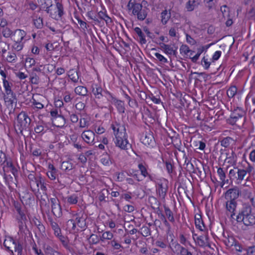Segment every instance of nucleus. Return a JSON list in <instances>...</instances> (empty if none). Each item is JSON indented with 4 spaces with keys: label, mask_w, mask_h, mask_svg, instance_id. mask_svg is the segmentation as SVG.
I'll list each match as a JSON object with an SVG mask.
<instances>
[{
    "label": "nucleus",
    "mask_w": 255,
    "mask_h": 255,
    "mask_svg": "<svg viewBox=\"0 0 255 255\" xmlns=\"http://www.w3.org/2000/svg\"><path fill=\"white\" fill-rule=\"evenodd\" d=\"M111 128L116 136L115 143L117 146L124 150L128 149V147L131 146L127 139V134L124 125L115 122L111 125Z\"/></svg>",
    "instance_id": "obj_1"
},
{
    "label": "nucleus",
    "mask_w": 255,
    "mask_h": 255,
    "mask_svg": "<svg viewBox=\"0 0 255 255\" xmlns=\"http://www.w3.org/2000/svg\"><path fill=\"white\" fill-rule=\"evenodd\" d=\"M27 178L30 188L33 193L38 192L40 187L43 191H47L45 180L40 174L36 175L34 172H31L28 175Z\"/></svg>",
    "instance_id": "obj_2"
},
{
    "label": "nucleus",
    "mask_w": 255,
    "mask_h": 255,
    "mask_svg": "<svg viewBox=\"0 0 255 255\" xmlns=\"http://www.w3.org/2000/svg\"><path fill=\"white\" fill-rule=\"evenodd\" d=\"M13 205L16 212L15 219L19 230L22 232L24 228L26 227V222L27 220L25 214V207L22 202L18 201H13Z\"/></svg>",
    "instance_id": "obj_3"
},
{
    "label": "nucleus",
    "mask_w": 255,
    "mask_h": 255,
    "mask_svg": "<svg viewBox=\"0 0 255 255\" xmlns=\"http://www.w3.org/2000/svg\"><path fill=\"white\" fill-rule=\"evenodd\" d=\"M252 208L250 206L245 205L236 216L238 223L243 222L246 226H252L255 224V216L251 214Z\"/></svg>",
    "instance_id": "obj_4"
},
{
    "label": "nucleus",
    "mask_w": 255,
    "mask_h": 255,
    "mask_svg": "<svg viewBox=\"0 0 255 255\" xmlns=\"http://www.w3.org/2000/svg\"><path fill=\"white\" fill-rule=\"evenodd\" d=\"M31 119L25 112H21L17 116L16 122L14 124V129L18 134H23V131L29 128Z\"/></svg>",
    "instance_id": "obj_5"
},
{
    "label": "nucleus",
    "mask_w": 255,
    "mask_h": 255,
    "mask_svg": "<svg viewBox=\"0 0 255 255\" xmlns=\"http://www.w3.org/2000/svg\"><path fill=\"white\" fill-rule=\"evenodd\" d=\"M87 216L83 213L80 212L73 215V219L67 222L68 226H71L73 231L84 230L86 229Z\"/></svg>",
    "instance_id": "obj_6"
},
{
    "label": "nucleus",
    "mask_w": 255,
    "mask_h": 255,
    "mask_svg": "<svg viewBox=\"0 0 255 255\" xmlns=\"http://www.w3.org/2000/svg\"><path fill=\"white\" fill-rule=\"evenodd\" d=\"M245 112L242 108L237 107L231 113L227 122L232 125L240 126L245 122Z\"/></svg>",
    "instance_id": "obj_7"
},
{
    "label": "nucleus",
    "mask_w": 255,
    "mask_h": 255,
    "mask_svg": "<svg viewBox=\"0 0 255 255\" xmlns=\"http://www.w3.org/2000/svg\"><path fill=\"white\" fill-rule=\"evenodd\" d=\"M156 191L158 196L164 199L167 194L168 189V181L163 178L156 183Z\"/></svg>",
    "instance_id": "obj_8"
},
{
    "label": "nucleus",
    "mask_w": 255,
    "mask_h": 255,
    "mask_svg": "<svg viewBox=\"0 0 255 255\" xmlns=\"http://www.w3.org/2000/svg\"><path fill=\"white\" fill-rule=\"evenodd\" d=\"M133 10L132 13L136 16L138 20L143 21L145 19L148 13V8L146 7H143L142 5L139 3L134 4L133 5Z\"/></svg>",
    "instance_id": "obj_9"
},
{
    "label": "nucleus",
    "mask_w": 255,
    "mask_h": 255,
    "mask_svg": "<svg viewBox=\"0 0 255 255\" xmlns=\"http://www.w3.org/2000/svg\"><path fill=\"white\" fill-rule=\"evenodd\" d=\"M247 164V166H245V168H237V181L238 183L242 181L248 174L250 175L254 169V167L250 164L248 163Z\"/></svg>",
    "instance_id": "obj_10"
},
{
    "label": "nucleus",
    "mask_w": 255,
    "mask_h": 255,
    "mask_svg": "<svg viewBox=\"0 0 255 255\" xmlns=\"http://www.w3.org/2000/svg\"><path fill=\"white\" fill-rule=\"evenodd\" d=\"M64 13V7L62 3L59 1H56L55 11L54 12L51 11V14H49L53 18L58 20L62 19Z\"/></svg>",
    "instance_id": "obj_11"
},
{
    "label": "nucleus",
    "mask_w": 255,
    "mask_h": 255,
    "mask_svg": "<svg viewBox=\"0 0 255 255\" xmlns=\"http://www.w3.org/2000/svg\"><path fill=\"white\" fill-rule=\"evenodd\" d=\"M3 173L7 172H11L14 177H17L18 176V170L17 168L13 165L10 159H8L5 164H3L2 167Z\"/></svg>",
    "instance_id": "obj_12"
},
{
    "label": "nucleus",
    "mask_w": 255,
    "mask_h": 255,
    "mask_svg": "<svg viewBox=\"0 0 255 255\" xmlns=\"http://www.w3.org/2000/svg\"><path fill=\"white\" fill-rule=\"evenodd\" d=\"M222 241L228 248L233 247L236 241L232 235L228 232L225 231L222 234Z\"/></svg>",
    "instance_id": "obj_13"
},
{
    "label": "nucleus",
    "mask_w": 255,
    "mask_h": 255,
    "mask_svg": "<svg viewBox=\"0 0 255 255\" xmlns=\"http://www.w3.org/2000/svg\"><path fill=\"white\" fill-rule=\"evenodd\" d=\"M3 178L5 184L8 186L10 192L13 191L15 188L17 187L16 177L13 178L11 175H7L6 173H3Z\"/></svg>",
    "instance_id": "obj_14"
},
{
    "label": "nucleus",
    "mask_w": 255,
    "mask_h": 255,
    "mask_svg": "<svg viewBox=\"0 0 255 255\" xmlns=\"http://www.w3.org/2000/svg\"><path fill=\"white\" fill-rule=\"evenodd\" d=\"M240 194V191L238 187H235L233 188L228 190L225 194V198L226 200H234L236 201V199L239 197Z\"/></svg>",
    "instance_id": "obj_15"
},
{
    "label": "nucleus",
    "mask_w": 255,
    "mask_h": 255,
    "mask_svg": "<svg viewBox=\"0 0 255 255\" xmlns=\"http://www.w3.org/2000/svg\"><path fill=\"white\" fill-rule=\"evenodd\" d=\"M107 90H104L100 85L98 84H93L92 86V92L95 96V99L100 100L105 95Z\"/></svg>",
    "instance_id": "obj_16"
},
{
    "label": "nucleus",
    "mask_w": 255,
    "mask_h": 255,
    "mask_svg": "<svg viewBox=\"0 0 255 255\" xmlns=\"http://www.w3.org/2000/svg\"><path fill=\"white\" fill-rule=\"evenodd\" d=\"M40 9L45 10L47 13L51 14V7L53 5L52 0H37Z\"/></svg>",
    "instance_id": "obj_17"
},
{
    "label": "nucleus",
    "mask_w": 255,
    "mask_h": 255,
    "mask_svg": "<svg viewBox=\"0 0 255 255\" xmlns=\"http://www.w3.org/2000/svg\"><path fill=\"white\" fill-rule=\"evenodd\" d=\"M23 249V242L22 240L16 239L12 250L17 253V255H25Z\"/></svg>",
    "instance_id": "obj_18"
},
{
    "label": "nucleus",
    "mask_w": 255,
    "mask_h": 255,
    "mask_svg": "<svg viewBox=\"0 0 255 255\" xmlns=\"http://www.w3.org/2000/svg\"><path fill=\"white\" fill-rule=\"evenodd\" d=\"M81 136L86 142L91 144L94 140L95 133L92 130H88L83 132Z\"/></svg>",
    "instance_id": "obj_19"
},
{
    "label": "nucleus",
    "mask_w": 255,
    "mask_h": 255,
    "mask_svg": "<svg viewBox=\"0 0 255 255\" xmlns=\"http://www.w3.org/2000/svg\"><path fill=\"white\" fill-rule=\"evenodd\" d=\"M26 33L25 31L20 29H17L14 30L13 32L12 39L14 42H21Z\"/></svg>",
    "instance_id": "obj_20"
},
{
    "label": "nucleus",
    "mask_w": 255,
    "mask_h": 255,
    "mask_svg": "<svg viewBox=\"0 0 255 255\" xmlns=\"http://www.w3.org/2000/svg\"><path fill=\"white\" fill-rule=\"evenodd\" d=\"M237 202L234 200H226V208L228 211L231 213V217L233 218V216L235 215V211L237 207Z\"/></svg>",
    "instance_id": "obj_21"
},
{
    "label": "nucleus",
    "mask_w": 255,
    "mask_h": 255,
    "mask_svg": "<svg viewBox=\"0 0 255 255\" xmlns=\"http://www.w3.org/2000/svg\"><path fill=\"white\" fill-rule=\"evenodd\" d=\"M208 236L206 234L201 235L197 237L196 242L197 244L202 247H210V245L208 242Z\"/></svg>",
    "instance_id": "obj_22"
},
{
    "label": "nucleus",
    "mask_w": 255,
    "mask_h": 255,
    "mask_svg": "<svg viewBox=\"0 0 255 255\" xmlns=\"http://www.w3.org/2000/svg\"><path fill=\"white\" fill-rule=\"evenodd\" d=\"M16 239L12 237H8L4 240L3 245L6 249V250L11 253V255H13V251L12 250Z\"/></svg>",
    "instance_id": "obj_23"
},
{
    "label": "nucleus",
    "mask_w": 255,
    "mask_h": 255,
    "mask_svg": "<svg viewBox=\"0 0 255 255\" xmlns=\"http://www.w3.org/2000/svg\"><path fill=\"white\" fill-rule=\"evenodd\" d=\"M217 174L221 182V187H223L226 183H228L229 180L228 179L226 180V173L222 168L219 167L218 168Z\"/></svg>",
    "instance_id": "obj_24"
},
{
    "label": "nucleus",
    "mask_w": 255,
    "mask_h": 255,
    "mask_svg": "<svg viewBox=\"0 0 255 255\" xmlns=\"http://www.w3.org/2000/svg\"><path fill=\"white\" fill-rule=\"evenodd\" d=\"M172 143H173L174 146L175 147V148H176L177 149H178V151L184 153V157H185V163H186L187 160V157L186 156L185 152L184 150V148H182L181 146L182 144H181V140L179 139V138H175V139H174L172 140Z\"/></svg>",
    "instance_id": "obj_25"
},
{
    "label": "nucleus",
    "mask_w": 255,
    "mask_h": 255,
    "mask_svg": "<svg viewBox=\"0 0 255 255\" xmlns=\"http://www.w3.org/2000/svg\"><path fill=\"white\" fill-rule=\"evenodd\" d=\"M67 176L62 173H59L58 174V176L56 178V180L57 181L55 182V183H58L60 186L64 187L66 186L67 184L66 179H67Z\"/></svg>",
    "instance_id": "obj_26"
},
{
    "label": "nucleus",
    "mask_w": 255,
    "mask_h": 255,
    "mask_svg": "<svg viewBox=\"0 0 255 255\" xmlns=\"http://www.w3.org/2000/svg\"><path fill=\"white\" fill-rule=\"evenodd\" d=\"M134 30L139 37V42L141 44H144L146 43L145 36L139 27L134 28Z\"/></svg>",
    "instance_id": "obj_27"
},
{
    "label": "nucleus",
    "mask_w": 255,
    "mask_h": 255,
    "mask_svg": "<svg viewBox=\"0 0 255 255\" xmlns=\"http://www.w3.org/2000/svg\"><path fill=\"white\" fill-rule=\"evenodd\" d=\"M142 143L145 145L151 144L154 142V137L150 133H145L142 138Z\"/></svg>",
    "instance_id": "obj_28"
},
{
    "label": "nucleus",
    "mask_w": 255,
    "mask_h": 255,
    "mask_svg": "<svg viewBox=\"0 0 255 255\" xmlns=\"http://www.w3.org/2000/svg\"><path fill=\"white\" fill-rule=\"evenodd\" d=\"M233 246L234 247V250L238 253V255H245L246 247L243 246L238 241H236Z\"/></svg>",
    "instance_id": "obj_29"
},
{
    "label": "nucleus",
    "mask_w": 255,
    "mask_h": 255,
    "mask_svg": "<svg viewBox=\"0 0 255 255\" xmlns=\"http://www.w3.org/2000/svg\"><path fill=\"white\" fill-rule=\"evenodd\" d=\"M75 93L78 95L82 96H87L88 95V91L86 87L83 86H79L76 87L74 90Z\"/></svg>",
    "instance_id": "obj_30"
},
{
    "label": "nucleus",
    "mask_w": 255,
    "mask_h": 255,
    "mask_svg": "<svg viewBox=\"0 0 255 255\" xmlns=\"http://www.w3.org/2000/svg\"><path fill=\"white\" fill-rule=\"evenodd\" d=\"M149 201L152 209L157 210V212L158 211H160V212H161V210L159 208L160 203L156 198L154 197H150L149 198Z\"/></svg>",
    "instance_id": "obj_31"
},
{
    "label": "nucleus",
    "mask_w": 255,
    "mask_h": 255,
    "mask_svg": "<svg viewBox=\"0 0 255 255\" xmlns=\"http://www.w3.org/2000/svg\"><path fill=\"white\" fill-rule=\"evenodd\" d=\"M53 123H54V125L57 127L62 128L66 124V120L63 116L58 117V118L53 120Z\"/></svg>",
    "instance_id": "obj_32"
},
{
    "label": "nucleus",
    "mask_w": 255,
    "mask_h": 255,
    "mask_svg": "<svg viewBox=\"0 0 255 255\" xmlns=\"http://www.w3.org/2000/svg\"><path fill=\"white\" fill-rule=\"evenodd\" d=\"M117 108L119 113L123 114L125 112V107L124 102L121 100L116 99V100L113 103Z\"/></svg>",
    "instance_id": "obj_33"
},
{
    "label": "nucleus",
    "mask_w": 255,
    "mask_h": 255,
    "mask_svg": "<svg viewBox=\"0 0 255 255\" xmlns=\"http://www.w3.org/2000/svg\"><path fill=\"white\" fill-rule=\"evenodd\" d=\"M198 5V0H189L186 3L185 8L187 11H192Z\"/></svg>",
    "instance_id": "obj_34"
},
{
    "label": "nucleus",
    "mask_w": 255,
    "mask_h": 255,
    "mask_svg": "<svg viewBox=\"0 0 255 255\" xmlns=\"http://www.w3.org/2000/svg\"><path fill=\"white\" fill-rule=\"evenodd\" d=\"M51 210L53 215L57 218H59L62 215V208L60 203L52 207Z\"/></svg>",
    "instance_id": "obj_35"
},
{
    "label": "nucleus",
    "mask_w": 255,
    "mask_h": 255,
    "mask_svg": "<svg viewBox=\"0 0 255 255\" xmlns=\"http://www.w3.org/2000/svg\"><path fill=\"white\" fill-rule=\"evenodd\" d=\"M226 160L227 162L232 165L236 164L237 162V156L235 153L232 151L231 153H227Z\"/></svg>",
    "instance_id": "obj_36"
},
{
    "label": "nucleus",
    "mask_w": 255,
    "mask_h": 255,
    "mask_svg": "<svg viewBox=\"0 0 255 255\" xmlns=\"http://www.w3.org/2000/svg\"><path fill=\"white\" fill-rule=\"evenodd\" d=\"M33 224L37 228L40 234L43 235L45 233V228L44 225L37 218L33 219Z\"/></svg>",
    "instance_id": "obj_37"
},
{
    "label": "nucleus",
    "mask_w": 255,
    "mask_h": 255,
    "mask_svg": "<svg viewBox=\"0 0 255 255\" xmlns=\"http://www.w3.org/2000/svg\"><path fill=\"white\" fill-rule=\"evenodd\" d=\"M61 168L65 171H69L73 168V164L69 161H65L62 162Z\"/></svg>",
    "instance_id": "obj_38"
},
{
    "label": "nucleus",
    "mask_w": 255,
    "mask_h": 255,
    "mask_svg": "<svg viewBox=\"0 0 255 255\" xmlns=\"http://www.w3.org/2000/svg\"><path fill=\"white\" fill-rule=\"evenodd\" d=\"M164 208L165 215L169 220V221L171 223H174L175 219L173 216V214L172 211L168 207H166V206H164Z\"/></svg>",
    "instance_id": "obj_39"
},
{
    "label": "nucleus",
    "mask_w": 255,
    "mask_h": 255,
    "mask_svg": "<svg viewBox=\"0 0 255 255\" xmlns=\"http://www.w3.org/2000/svg\"><path fill=\"white\" fill-rule=\"evenodd\" d=\"M68 76L74 83H77L79 78L78 72L74 70H71L69 71Z\"/></svg>",
    "instance_id": "obj_40"
},
{
    "label": "nucleus",
    "mask_w": 255,
    "mask_h": 255,
    "mask_svg": "<svg viewBox=\"0 0 255 255\" xmlns=\"http://www.w3.org/2000/svg\"><path fill=\"white\" fill-rule=\"evenodd\" d=\"M50 222V226L52 230L54 231L55 236L58 235L61 232V229L59 225L56 222L53 221L52 220H51Z\"/></svg>",
    "instance_id": "obj_41"
},
{
    "label": "nucleus",
    "mask_w": 255,
    "mask_h": 255,
    "mask_svg": "<svg viewBox=\"0 0 255 255\" xmlns=\"http://www.w3.org/2000/svg\"><path fill=\"white\" fill-rule=\"evenodd\" d=\"M98 16L100 19L104 20L107 24L112 22L111 18L105 12L102 11L98 12Z\"/></svg>",
    "instance_id": "obj_42"
},
{
    "label": "nucleus",
    "mask_w": 255,
    "mask_h": 255,
    "mask_svg": "<svg viewBox=\"0 0 255 255\" xmlns=\"http://www.w3.org/2000/svg\"><path fill=\"white\" fill-rule=\"evenodd\" d=\"M171 16L170 13H168L167 10H163L161 13V22L163 24H165L169 19Z\"/></svg>",
    "instance_id": "obj_43"
},
{
    "label": "nucleus",
    "mask_w": 255,
    "mask_h": 255,
    "mask_svg": "<svg viewBox=\"0 0 255 255\" xmlns=\"http://www.w3.org/2000/svg\"><path fill=\"white\" fill-rule=\"evenodd\" d=\"M173 248H172V250L174 252H180V254L183 253L184 250H186L187 249L185 248L182 247L178 243L175 242L174 243H172V244Z\"/></svg>",
    "instance_id": "obj_44"
},
{
    "label": "nucleus",
    "mask_w": 255,
    "mask_h": 255,
    "mask_svg": "<svg viewBox=\"0 0 255 255\" xmlns=\"http://www.w3.org/2000/svg\"><path fill=\"white\" fill-rule=\"evenodd\" d=\"M233 141L234 140L232 137L228 136L224 138L221 141V144L222 146H224L225 147H228Z\"/></svg>",
    "instance_id": "obj_45"
},
{
    "label": "nucleus",
    "mask_w": 255,
    "mask_h": 255,
    "mask_svg": "<svg viewBox=\"0 0 255 255\" xmlns=\"http://www.w3.org/2000/svg\"><path fill=\"white\" fill-rule=\"evenodd\" d=\"M4 100L5 102H9L11 104L16 103L17 102V99L14 93H13V95H6L4 96Z\"/></svg>",
    "instance_id": "obj_46"
},
{
    "label": "nucleus",
    "mask_w": 255,
    "mask_h": 255,
    "mask_svg": "<svg viewBox=\"0 0 255 255\" xmlns=\"http://www.w3.org/2000/svg\"><path fill=\"white\" fill-rule=\"evenodd\" d=\"M205 50V47L204 46H202L201 48H198L197 52L196 54L192 57H190L191 61L193 63H196L197 60H198L200 55Z\"/></svg>",
    "instance_id": "obj_47"
},
{
    "label": "nucleus",
    "mask_w": 255,
    "mask_h": 255,
    "mask_svg": "<svg viewBox=\"0 0 255 255\" xmlns=\"http://www.w3.org/2000/svg\"><path fill=\"white\" fill-rule=\"evenodd\" d=\"M46 255H61V254L54 250L50 246H47L45 249Z\"/></svg>",
    "instance_id": "obj_48"
},
{
    "label": "nucleus",
    "mask_w": 255,
    "mask_h": 255,
    "mask_svg": "<svg viewBox=\"0 0 255 255\" xmlns=\"http://www.w3.org/2000/svg\"><path fill=\"white\" fill-rule=\"evenodd\" d=\"M31 103L34 107L33 109L41 110L44 108V105L41 102H38L33 97L32 98Z\"/></svg>",
    "instance_id": "obj_49"
},
{
    "label": "nucleus",
    "mask_w": 255,
    "mask_h": 255,
    "mask_svg": "<svg viewBox=\"0 0 255 255\" xmlns=\"http://www.w3.org/2000/svg\"><path fill=\"white\" fill-rule=\"evenodd\" d=\"M237 92V88L236 86H233L230 87V88L227 91V94L229 98H233L236 94Z\"/></svg>",
    "instance_id": "obj_50"
},
{
    "label": "nucleus",
    "mask_w": 255,
    "mask_h": 255,
    "mask_svg": "<svg viewBox=\"0 0 255 255\" xmlns=\"http://www.w3.org/2000/svg\"><path fill=\"white\" fill-rule=\"evenodd\" d=\"M67 203L69 204H76L78 202V197L75 194L68 196L67 198Z\"/></svg>",
    "instance_id": "obj_51"
},
{
    "label": "nucleus",
    "mask_w": 255,
    "mask_h": 255,
    "mask_svg": "<svg viewBox=\"0 0 255 255\" xmlns=\"http://www.w3.org/2000/svg\"><path fill=\"white\" fill-rule=\"evenodd\" d=\"M140 233L143 237H148L151 235L150 229L149 227H148L147 226H143L140 229Z\"/></svg>",
    "instance_id": "obj_52"
},
{
    "label": "nucleus",
    "mask_w": 255,
    "mask_h": 255,
    "mask_svg": "<svg viewBox=\"0 0 255 255\" xmlns=\"http://www.w3.org/2000/svg\"><path fill=\"white\" fill-rule=\"evenodd\" d=\"M244 195L246 198L249 199L250 201L252 197L255 195V192L252 190L245 189L244 190Z\"/></svg>",
    "instance_id": "obj_53"
},
{
    "label": "nucleus",
    "mask_w": 255,
    "mask_h": 255,
    "mask_svg": "<svg viewBox=\"0 0 255 255\" xmlns=\"http://www.w3.org/2000/svg\"><path fill=\"white\" fill-rule=\"evenodd\" d=\"M13 31L8 27H5L2 30V35L5 38H8L12 36Z\"/></svg>",
    "instance_id": "obj_54"
},
{
    "label": "nucleus",
    "mask_w": 255,
    "mask_h": 255,
    "mask_svg": "<svg viewBox=\"0 0 255 255\" xmlns=\"http://www.w3.org/2000/svg\"><path fill=\"white\" fill-rule=\"evenodd\" d=\"M196 227L199 229L201 231H203L206 229V227L204 225L202 219L198 220L195 221Z\"/></svg>",
    "instance_id": "obj_55"
},
{
    "label": "nucleus",
    "mask_w": 255,
    "mask_h": 255,
    "mask_svg": "<svg viewBox=\"0 0 255 255\" xmlns=\"http://www.w3.org/2000/svg\"><path fill=\"white\" fill-rule=\"evenodd\" d=\"M104 97L106 98L108 101L110 102L112 104H113L117 99V98L115 97L112 93L108 91H106Z\"/></svg>",
    "instance_id": "obj_56"
},
{
    "label": "nucleus",
    "mask_w": 255,
    "mask_h": 255,
    "mask_svg": "<svg viewBox=\"0 0 255 255\" xmlns=\"http://www.w3.org/2000/svg\"><path fill=\"white\" fill-rule=\"evenodd\" d=\"M60 111V110L59 109H53L51 110L50 113V115L52 117V120H54L55 119L58 118V117H60L62 116L61 114H59V112Z\"/></svg>",
    "instance_id": "obj_57"
},
{
    "label": "nucleus",
    "mask_w": 255,
    "mask_h": 255,
    "mask_svg": "<svg viewBox=\"0 0 255 255\" xmlns=\"http://www.w3.org/2000/svg\"><path fill=\"white\" fill-rule=\"evenodd\" d=\"M113 237V234L110 231H107L103 233L101 240L104 241L105 240H111Z\"/></svg>",
    "instance_id": "obj_58"
},
{
    "label": "nucleus",
    "mask_w": 255,
    "mask_h": 255,
    "mask_svg": "<svg viewBox=\"0 0 255 255\" xmlns=\"http://www.w3.org/2000/svg\"><path fill=\"white\" fill-rule=\"evenodd\" d=\"M17 58L16 55L15 53H8V55L6 58V61L8 62H15Z\"/></svg>",
    "instance_id": "obj_59"
},
{
    "label": "nucleus",
    "mask_w": 255,
    "mask_h": 255,
    "mask_svg": "<svg viewBox=\"0 0 255 255\" xmlns=\"http://www.w3.org/2000/svg\"><path fill=\"white\" fill-rule=\"evenodd\" d=\"M138 167L140 171L141 174L144 177H147L148 175V173L147 171L146 168L142 164L140 163L138 165Z\"/></svg>",
    "instance_id": "obj_60"
},
{
    "label": "nucleus",
    "mask_w": 255,
    "mask_h": 255,
    "mask_svg": "<svg viewBox=\"0 0 255 255\" xmlns=\"http://www.w3.org/2000/svg\"><path fill=\"white\" fill-rule=\"evenodd\" d=\"M39 77L36 74L32 73L30 77V82L33 84L37 85L39 82Z\"/></svg>",
    "instance_id": "obj_61"
},
{
    "label": "nucleus",
    "mask_w": 255,
    "mask_h": 255,
    "mask_svg": "<svg viewBox=\"0 0 255 255\" xmlns=\"http://www.w3.org/2000/svg\"><path fill=\"white\" fill-rule=\"evenodd\" d=\"M47 175L48 178L51 180H56V178L58 176V171H48L47 172Z\"/></svg>",
    "instance_id": "obj_62"
},
{
    "label": "nucleus",
    "mask_w": 255,
    "mask_h": 255,
    "mask_svg": "<svg viewBox=\"0 0 255 255\" xmlns=\"http://www.w3.org/2000/svg\"><path fill=\"white\" fill-rule=\"evenodd\" d=\"M201 64L203 66V67L205 69L207 70L209 68L210 65L211 64V62L208 60L207 58L203 57L201 60Z\"/></svg>",
    "instance_id": "obj_63"
},
{
    "label": "nucleus",
    "mask_w": 255,
    "mask_h": 255,
    "mask_svg": "<svg viewBox=\"0 0 255 255\" xmlns=\"http://www.w3.org/2000/svg\"><path fill=\"white\" fill-rule=\"evenodd\" d=\"M255 255V246L246 247L245 255Z\"/></svg>",
    "instance_id": "obj_64"
}]
</instances>
